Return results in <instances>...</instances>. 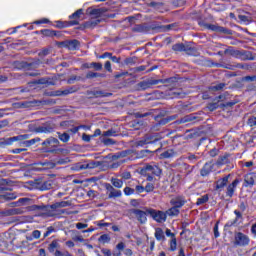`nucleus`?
Returning a JSON list of instances; mask_svg holds the SVG:
<instances>
[{"label":"nucleus","instance_id":"1","mask_svg":"<svg viewBox=\"0 0 256 256\" xmlns=\"http://www.w3.org/2000/svg\"><path fill=\"white\" fill-rule=\"evenodd\" d=\"M140 175H142V177H146V181H153V175L155 177H161V174L163 173V170H161V168H159V166L157 165H150V164H146L144 167H142L140 169Z\"/></svg>","mask_w":256,"mask_h":256},{"label":"nucleus","instance_id":"2","mask_svg":"<svg viewBox=\"0 0 256 256\" xmlns=\"http://www.w3.org/2000/svg\"><path fill=\"white\" fill-rule=\"evenodd\" d=\"M27 211H39L38 217H51L53 213L49 210V205H36L35 203L26 207Z\"/></svg>","mask_w":256,"mask_h":256},{"label":"nucleus","instance_id":"3","mask_svg":"<svg viewBox=\"0 0 256 256\" xmlns=\"http://www.w3.org/2000/svg\"><path fill=\"white\" fill-rule=\"evenodd\" d=\"M156 124L152 126L153 131H159V127H163V125H167V123H171V121H175L177 119L176 115L163 117V113L158 114L154 117Z\"/></svg>","mask_w":256,"mask_h":256},{"label":"nucleus","instance_id":"4","mask_svg":"<svg viewBox=\"0 0 256 256\" xmlns=\"http://www.w3.org/2000/svg\"><path fill=\"white\" fill-rule=\"evenodd\" d=\"M200 27L208 29L209 31H214L215 33H223L224 35H233V32L228 28L219 26L218 24H209L205 22H199Z\"/></svg>","mask_w":256,"mask_h":256},{"label":"nucleus","instance_id":"5","mask_svg":"<svg viewBox=\"0 0 256 256\" xmlns=\"http://www.w3.org/2000/svg\"><path fill=\"white\" fill-rule=\"evenodd\" d=\"M250 241L249 236L243 234V232H235L232 244L234 247H247Z\"/></svg>","mask_w":256,"mask_h":256},{"label":"nucleus","instance_id":"6","mask_svg":"<svg viewBox=\"0 0 256 256\" xmlns=\"http://www.w3.org/2000/svg\"><path fill=\"white\" fill-rule=\"evenodd\" d=\"M147 213L152 217L156 223H165L167 221V212L161 210H155L153 208L147 209Z\"/></svg>","mask_w":256,"mask_h":256},{"label":"nucleus","instance_id":"7","mask_svg":"<svg viewBox=\"0 0 256 256\" xmlns=\"http://www.w3.org/2000/svg\"><path fill=\"white\" fill-rule=\"evenodd\" d=\"M137 184L130 185L131 187H135L136 193L140 195V193H153L155 191V184L149 181L145 187L139 183V181L136 182Z\"/></svg>","mask_w":256,"mask_h":256},{"label":"nucleus","instance_id":"8","mask_svg":"<svg viewBox=\"0 0 256 256\" xmlns=\"http://www.w3.org/2000/svg\"><path fill=\"white\" fill-rule=\"evenodd\" d=\"M86 95L88 96V99H99L101 97H111L112 94L109 92H105L103 90L94 88L92 90H87Z\"/></svg>","mask_w":256,"mask_h":256},{"label":"nucleus","instance_id":"9","mask_svg":"<svg viewBox=\"0 0 256 256\" xmlns=\"http://www.w3.org/2000/svg\"><path fill=\"white\" fill-rule=\"evenodd\" d=\"M159 137L153 134H146L143 139L136 142V147H144V145H151V143H157Z\"/></svg>","mask_w":256,"mask_h":256},{"label":"nucleus","instance_id":"10","mask_svg":"<svg viewBox=\"0 0 256 256\" xmlns=\"http://www.w3.org/2000/svg\"><path fill=\"white\" fill-rule=\"evenodd\" d=\"M147 209L149 208H145V211L141 210V209H132L131 213L133 215H135L138 223H140L141 225H145V223H147V215H149V212H147Z\"/></svg>","mask_w":256,"mask_h":256},{"label":"nucleus","instance_id":"11","mask_svg":"<svg viewBox=\"0 0 256 256\" xmlns=\"http://www.w3.org/2000/svg\"><path fill=\"white\" fill-rule=\"evenodd\" d=\"M64 207H71V201H61L48 205V209L50 213H52V216L50 217H57V209H61Z\"/></svg>","mask_w":256,"mask_h":256},{"label":"nucleus","instance_id":"12","mask_svg":"<svg viewBox=\"0 0 256 256\" xmlns=\"http://www.w3.org/2000/svg\"><path fill=\"white\" fill-rule=\"evenodd\" d=\"M104 187L107 191L108 199H117L123 195L121 190L115 189V187L109 183H105Z\"/></svg>","mask_w":256,"mask_h":256},{"label":"nucleus","instance_id":"13","mask_svg":"<svg viewBox=\"0 0 256 256\" xmlns=\"http://www.w3.org/2000/svg\"><path fill=\"white\" fill-rule=\"evenodd\" d=\"M55 131V124L51 122H46L41 126L33 129L34 133H53Z\"/></svg>","mask_w":256,"mask_h":256},{"label":"nucleus","instance_id":"14","mask_svg":"<svg viewBox=\"0 0 256 256\" xmlns=\"http://www.w3.org/2000/svg\"><path fill=\"white\" fill-rule=\"evenodd\" d=\"M30 185L33 189H39L40 191H49V189L53 187L51 180L45 181L43 183L30 182Z\"/></svg>","mask_w":256,"mask_h":256},{"label":"nucleus","instance_id":"15","mask_svg":"<svg viewBox=\"0 0 256 256\" xmlns=\"http://www.w3.org/2000/svg\"><path fill=\"white\" fill-rule=\"evenodd\" d=\"M153 85H159V81L155 79H148V80L141 81L137 84L138 89H140L141 91L151 89Z\"/></svg>","mask_w":256,"mask_h":256},{"label":"nucleus","instance_id":"16","mask_svg":"<svg viewBox=\"0 0 256 256\" xmlns=\"http://www.w3.org/2000/svg\"><path fill=\"white\" fill-rule=\"evenodd\" d=\"M229 177H231V174H228V175L224 176L223 178L218 179L215 182V191H223V189L229 183Z\"/></svg>","mask_w":256,"mask_h":256},{"label":"nucleus","instance_id":"17","mask_svg":"<svg viewBox=\"0 0 256 256\" xmlns=\"http://www.w3.org/2000/svg\"><path fill=\"white\" fill-rule=\"evenodd\" d=\"M31 135L29 134H22L14 137H10L5 140V145H13L15 141H27V139H30Z\"/></svg>","mask_w":256,"mask_h":256},{"label":"nucleus","instance_id":"18","mask_svg":"<svg viewBox=\"0 0 256 256\" xmlns=\"http://www.w3.org/2000/svg\"><path fill=\"white\" fill-rule=\"evenodd\" d=\"M133 33H149L151 31V27L148 24H136L131 28Z\"/></svg>","mask_w":256,"mask_h":256},{"label":"nucleus","instance_id":"19","mask_svg":"<svg viewBox=\"0 0 256 256\" xmlns=\"http://www.w3.org/2000/svg\"><path fill=\"white\" fill-rule=\"evenodd\" d=\"M81 15H83V9H78L76 12L70 15V19H74V20L67 22L68 25L70 27H73V25H79L78 19H81Z\"/></svg>","mask_w":256,"mask_h":256},{"label":"nucleus","instance_id":"20","mask_svg":"<svg viewBox=\"0 0 256 256\" xmlns=\"http://www.w3.org/2000/svg\"><path fill=\"white\" fill-rule=\"evenodd\" d=\"M256 181L255 173H248L244 176V187H253Z\"/></svg>","mask_w":256,"mask_h":256},{"label":"nucleus","instance_id":"21","mask_svg":"<svg viewBox=\"0 0 256 256\" xmlns=\"http://www.w3.org/2000/svg\"><path fill=\"white\" fill-rule=\"evenodd\" d=\"M239 185V179H235L232 183H230L226 188V197H233L235 194V189Z\"/></svg>","mask_w":256,"mask_h":256},{"label":"nucleus","instance_id":"22","mask_svg":"<svg viewBox=\"0 0 256 256\" xmlns=\"http://www.w3.org/2000/svg\"><path fill=\"white\" fill-rule=\"evenodd\" d=\"M241 61H255V56L251 51L240 50L239 58Z\"/></svg>","mask_w":256,"mask_h":256},{"label":"nucleus","instance_id":"23","mask_svg":"<svg viewBox=\"0 0 256 256\" xmlns=\"http://www.w3.org/2000/svg\"><path fill=\"white\" fill-rule=\"evenodd\" d=\"M84 69H94V71H103V64L101 62L84 63Z\"/></svg>","mask_w":256,"mask_h":256},{"label":"nucleus","instance_id":"24","mask_svg":"<svg viewBox=\"0 0 256 256\" xmlns=\"http://www.w3.org/2000/svg\"><path fill=\"white\" fill-rule=\"evenodd\" d=\"M88 13L89 15L96 17V19H99L101 15L107 13V8H88Z\"/></svg>","mask_w":256,"mask_h":256},{"label":"nucleus","instance_id":"25","mask_svg":"<svg viewBox=\"0 0 256 256\" xmlns=\"http://www.w3.org/2000/svg\"><path fill=\"white\" fill-rule=\"evenodd\" d=\"M75 91L76 90L73 87L66 90H56L50 93V97H61L63 95H69L71 93H75Z\"/></svg>","mask_w":256,"mask_h":256},{"label":"nucleus","instance_id":"26","mask_svg":"<svg viewBox=\"0 0 256 256\" xmlns=\"http://www.w3.org/2000/svg\"><path fill=\"white\" fill-rule=\"evenodd\" d=\"M42 147H59V140L55 137H49L42 142Z\"/></svg>","mask_w":256,"mask_h":256},{"label":"nucleus","instance_id":"27","mask_svg":"<svg viewBox=\"0 0 256 256\" xmlns=\"http://www.w3.org/2000/svg\"><path fill=\"white\" fill-rule=\"evenodd\" d=\"M179 82L178 77H170L166 79H158V83H163L164 85H169L170 87H175Z\"/></svg>","mask_w":256,"mask_h":256},{"label":"nucleus","instance_id":"28","mask_svg":"<svg viewBox=\"0 0 256 256\" xmlns=\"http://www.w3.org/2000/svg\"><path fill=\"white\" fill-rule=\"evenodd\" d=\"M191 121H201V118L197 116V113H193L180 119V123H191Z\"/></svg>","mask_w":256,"mask_h":256},{"label":"nucleus","instance_id":"29","mask_svg":"<svg viewBox=\"0 0 256 256\" xmlns=\"http://www.w3.org/2000/svg\"><path fill=\"white\" fill-rule=\"evenodd\" d=\"M101 21L102 20L100 18H94V19L88 20L84 23V27L85 29H95V27H97V25H99Z\"/></svg>","mask_w":256,"mask_h":256},{"label":"nucleus","instance_id":"30","mask_svg":"<svg viewBox=\"0 0 256 256\" xmlns=\"http://www.w3.org/2000/svg\"><path fill=\"white\" fill-rule=\"evenodd\" d=\"M238 19L242 23H246V24L253 23V16H251V13L249 12H245V14H239Z\"/></svg>","mask_w":256,"mask_h":256},{"label":"nucleus","instance_id":"31","mask_svg":"<svg viewBox=\"0 0 256 256\" xmlns=\"http://www.w3.org/2000/svg\"><path fill=\"white\" fill-rule=\"evenodd\" d=\"M80 46H81V42H79V40L77 39L68 40L67 49H69V51H77V49H79Z\"/></svg>","mask_w":256,"mask_h":256},{"label":"nucleus","instance_id":"32","mask_svg":"<svg viewBox=\"0 0 256 256\" xmlns=\"http://www.w3.org/2000/svg\"><path fill=\"white\" fill-rule=\"evenodd\" d=\"M41 35H44V37H60L61 33L50 30V29H43L40 31Z\"/></svg>","mask_w":256,"mask_h":256},{"label":"nucleus","instance_id":"33","mask_svg":"<svg viewBox=\"0 0 256 256\" xmlns=\"http://www.w3.org/2000/svg\"><path fill=\"white\" fill-rule=\"evenodd\" d=\"M212 171H213V166H211V163H206L201 169L200 175L202 177H207V175H209V173H211Z\"/></svg>","mask_w":256,"mask_h":256},{"label":"nucleus","instance_id":"34","mask_svg":"<svg viewBox=\"0 0 256 256\" xmlns=\"http://www.w3.org/2000/svg\"><path fill=\"white\" fill-rule=\"evenodd\" d=\"M35 101H24L16 103V107L18 109H28L29 107H33L35 105Z\"/></svg>","mask_w":256,"mask_h":256},{"label":"nucleus","instance_id":"35","mask_svg":"<svg viewBox=\"0 0 256 256\" xmlns=\"http://www.w3.org/2000/svg\"><path fill=\"white\" fill-rule=\"evenodd\" d=\"M61 248V245L59 244V240H53L49 245H48V251L49 253H55L58 249Z\"/></svg>","mask_w":256,"mask_h":256},{"label":"nucleus","instance_id":"36","mask_svg":"<svg viewBox=\"0 0 256 256\" xmlns=\"http://www.w3.org/2000/svg\"><path fill=\"white\" fill-rule=\"evenodd\" d=\"M18 203L20 207H29V205H33V203H35V200L31 198H19Z\"/></svg>","mask_w":256,"mask_h":256},{"label":"nucleus","instance_id":"37","mask_svg":"<svg viewBox=\"0 0 256 256\" xmlns=\"http://www.w3.org/2000/svg\"><path fill=\"white\" fill-rule=\"evenodd\" d=\"M13 67L14 69H18V70H21V69H27L29 70V62H25V61H15L13 63Z\"/></svg>","mask_w":256,"mask_h":256},{"label":"nucleus","instance_id":"38","mask_svg":"<svg viewBox=\"0 0 256 256\" xmlns=\"http://www.w3.org/2000/svg\"><path fill=\"white\" fill-rule=\"evenodd\" d=\"M234 213L236 215L235 220L226 223L225 226H224L225 229H228L229 227H233V225H235V223H237V221H239V219H241V217H243V214H241L239 212V210H235Z\"/></svg>","mask_w":256,"mask_h":256},{"label":"nucleus","instance_id":"39","mask_svg":"<svg viewBox=\"0 0 256 256\" xmlns=\"http://www.w3.org/2000/svg\"><path fill=\"white\" fill-rule=\"evenodd\" d=\"M176 154L177 151L175 149H168L161 154V157H163V159H171V157H175Z\"/></svg>","mask_w":256,"mask_h":256},{"label":"nucleus","instance_id":"40","mask_svg":"<svg viewBox=\"0 0 256 256\" xmlns=\"http://www.w3.org/2000/svg\"><path fill=\"white\" fill-rule=\"evenodd\" d=\"M184 53L186 55H197V49L191 45L184 44Z\"/></svg>","mask_w":256,"mask_h":256},{"label":"nucleus","instance_id":"41","mask_svg":"<svg viewBox=\"0 0 256 256\" xmlns=\"http://www.w3.org/2000/svg\"><path fill=\"white\" fill-rule=\"evenodd\" d=\"M155 237L157 241H165V233L163 232V229L156 228L155 229Z\"/></svg>","mask_w":256,"mask_h":256},{"label":"nucleus","instance_id":"42","mask_svg":"<svg viewBox=\"0 0 256 256\" xmlns=\"http://www.w3.org/2000/svg\"><path fill=\"white\" fill-rule=\"evenodd\" d=\"M111 184L113 185V187H115L116 189H121L123 187V180L119 179V178H111Z\"/></svg>","mask_w":256,"mask_h":256},{"label":"nucleus","instance_id":"43","mask_svg":"<svg viewBox=\"0 0 256 256\" xmlns=\"http://www.w3.org/2000/svg\"><path fill=\"white\" fill-rule=\"evenodd\" d=\"M98 77H105V74L98 73V72H93V71H89L86 74V79H97Z\"/></svg>","mask_w":256,"mask_h":256},{"label":"nucleus","instance_id":"44","mask_svg":"<svg viewBox=\"0 0 256 256\" xmlns=\"http://www.w3.org/2000/svg\"><path fill=\"white\" fill-rule=\"evenodd\" d=\"M0 199H4L5 201H13V199H17L16 193H6L0 195Z\"/></svg>","mask_w":256,"mask_h":256},{"label":"nucleus","instance_id":"45","mask_svg":"<svg viewBox=\"0 0 256 256\" xmlns=\"http://www.w3.org/2000/svg\"><path fill=\"white\" fill-rule=\"evenodd\" d=\"M167 215L169 217H177V215H179V208H176L175 206H173L172 208L166 211V216Z\"/></svg>","mask_w":256,"mask_h":256},{"label":"nucleus","instance_id":"46","mask_svg":"<svg viewBox=\"0 0 256 256\" xmlns=\"http://www.w3.org/2000/svg\"><path fill=\"white\" fill-rule=\"evenodd\" d=\"M58 139H60L62 143H68L69 139H71V136L67 132H64L62 134L61 132H58Z\"/></svg>","mask_w":256,"mask_h":256},{"label":"nucleus","instance_id":"47","mask_svg":"<svg viewBox=\"0 0 256 256\" xmlns=\"http://www.w3.org/2000/svg\"><path fill=\"white\" fill-rule=\"evenodd\" d=\"M226 86L227 84L225 83H219V84L210 86L209 89L210 91H223V89H225Z\"/></svg>","mask_w":256,"mask_h":256},{"label":"nucleus","instance_id":"48","mask_svg":"<svg viewBox=\"0 0 256 256\" xmlns=\"http://www.w3.org/2000/svg\"><path fill=\"white\" fill-rule=\"evenodd\" d=\"M39 141H41V138L36 137L31 140H26L22 143H23V145H25V147H31V146L35 145V143H39Z\"/></svg>","mask_w":256,"mask_h":256},{"label":"nucleus","instance_id":"49","mask_svg":"<svg viewBox=\"0 0 256 256\" xmlns=\"http://www.w3.org/2000/svg\"><path fill=\"white\" fill-rule=\"evenodd\" d=\"M57 217L60 215H77V211H69L67 209L56 210Z\"/></svg>","mask_w":256,"mask_h":256},{"label":"nucleus","instance_id":"50","mask_svg":"<svg viewBox=\"0 0 256 256\" xmlns=\"http://www.w3.org/2000/svg\"><path fill=\"white\" fill-rule=\"evenodd\" d=\"M41 63H43L40 59H36L32 62H28V70L29 69H37Z\"/></svg>","mask_w":256,"mask_h":256},{"label":"nucleus","instance_id":"51","mask_svg":"<svg viewBox=\"0 0 256 256\" xmlns=\"http://www.w3.org/2000/svg\"><path fill=\"white\" fill-rule=\"evenodd\" d=\"M227 163H229L228 155L219 156V158L216 162L217 165H227Z\"/></svg>","mask_w":256,"mask_h":256},{"label":"nucleus","instance_id":"52","mask_svg":"<svg viewBox=\"0 0 256 256\" xmlns=\"http://www.w3.org/2000/svg\"><path fill=\"white\" fill-rule=\"evenodd\" d=\"M212 67H218V68H222V69H230V70H233V66L227 65V64H223V63H215V62H212Z\"/></svg>","mask_w":256,"mask_h":256},{"label":"nucleus","instance_id":"53","mask_svg":"<svg viewBox=\"0 0 256 256\" xmlns=\"http://www.w3.org/2000/svg\"><path fill=\"white\" fill-rule=\"evenodd\" d=\"M102 137H117V131L109 129L103 132Z\"/></svg>","mask_w":256,"mask_h":256},{"label":"nucleus","instance_id":"54","mask_svg":"<svg viewBox=\"0 0 256 256\" xmlns=\"http://www.w3.org/2000/svg\"><path fill=\"white\" fill-rule=\"evenodd\" d=\"M209 201V195L205 194L204 196L197 199L196 205H205Z\"/></svg>","mask_w":256,"mask_h":256},{"label":"nucleus","instance_id":"55","mask_svg":"<svg viewBox=\"0 0 256 256\" xmlns=\"http://www.w3.org/2000/svg\"><path fill=\"white\" fill-rule=\"evenodd\" d=\"M185 49V44L183 43H177L172 46L173 51L183 52Z\"/></svg>","mask_w":256,"mask_h":256},{"label":"nucleus","instance_id":"56","mask_svg":"<svg viewBox=\"0 0 256 256\" xmlns=\"http://www.w3.org/2000/svg\"><path fill=\"white\" fill-rule=\"evenodd\" d=\"M23 213H25V211H23V208H12V209H10V216L23 215Z\"/></svg>","mask_w":256,"mask_h":256},{"label":"nucleus","instance_id":"57","mask_svg":"<svg viewBox=\"0 0 256 256\" xmlns=\"http://www.w3.org/2000/svg\"><path fill=\"white\" fill-rule=\"evenodd\" d=\"M135 193H137V190L134 189V188H131V187H129V186H126V187L124 188V195H126V196L135 195Z\"/></svg>","mask_w":256,"mask_h":256},{"label":"nucleus","instance_id":"58","mask_svg":"<svg viewBox=\"0 0 256 256\" xmlns=\"http://www.w3.org/2000/svg\"><path fill=\"white\" fill-rule=\"evenodd\" d=\"M172 205L173 207H176V209H181V207H183V205H185V201L178 199V200H174L172 201Z\"/></svg>","mask_w":256,"mask_h":256},{"label":"nucleus","instance_id":"59","mask_svg":"<svg viewBox=\"0 0 256 256\" xmlns=\"http://www.w3.org/2000/svg\"><path fill=\"white\" fill-rule=\"evenodd\" d=\"M75 81H81V77L76 76V75H72L71 77L68 78L67 84L68 85H73V83H75Z\"/></svg>","mask_w":256,"mask_h":256},{"label":"nucleus","instance_id":"60","mask_svg":"<svg viewBox=\"0 0 256 256\" xmlns=\"http://www.w3.org/2000/svg\"><path fill=\"white\" fill-rule=\"evenodd\" d=\"M98 241L100 243H109V241H111V237H109L107 234H103L99 237Z\"/></svg>","mask_w":256,"mask_h":256},{"label":"nucleus","instance_id":"61","mask_svg":"<svg viewBox=\"0 0 256 256\" xmlns=\"http://www.w3.org/2000/svg\"><path fill=\"white\" fill-rule=\"evenodd\" d=\"M101 141L103 144L109 146V145H115V143H117L115 140L111 139V138H101Z\"/></svg>","mask_w":256,"mask_h":256},{"label":"nucleus","instance_id":"62","mask_svg":"<svg viewBox=\"0 0 256 256\" xmlns=\"http://www.w3.org/2000/svg\"><path fill=\"white\" fill-rule=\"evenodd\" d=\"M125 65H135L137 63V58L135 57H128L124 60Z\"/></svg>","mask_w":256,"mask_h":256},{"label":"nucleus","instance_id":"63","mask_svg":"<svg viewBox=\"0 0 256 256\" xmlns=\"http://www.w3.org/2000/svg\"><path fill=\"white\" fill-rule=\"evenodd\" d=\"M55 256H73L69 251L61 252L59 249L54 252Z\"/></svg>","mask_w":256,"mask_h":256},{"label":"nucleus","instance_id":"64","mask_svg":"<svg viewBox=\"0 0 256 256\" xmlns=\"http://www.w3.org/2000/svg\"><path fill=\"white\" fill-rule=\"evenodd\" d=\"M242 81H246L248 83L256 82V75L254 76H245L242 78Z\"/></svg>","mask_w":256,"mask_h":256}]
</instances>
